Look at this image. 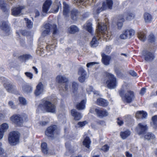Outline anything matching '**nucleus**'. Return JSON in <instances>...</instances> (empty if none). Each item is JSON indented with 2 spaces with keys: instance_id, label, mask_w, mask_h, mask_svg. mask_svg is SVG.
<instances>
[{
  "instance_id": "25",
  "label": "nucleus",
  "mask_w": 157,
  "mask_h": 157,
  "mask_svg": "<svg viewBox=\"0 0 157 157\" xmlns=\"http://www.w3.org/2000/svg\"><path fill=\"white\" fill-rule=\"evenodd\" d=\"M4 86L9 92L12 93L14 90L15 86L12 84L5 83H4Z\"/></svg>"
},
{
  "instance_id": "60",
  "label": "nucleus",
  "mask_w": 157,
  "mask_h": 157,
  "mask_svg": "<svg viewBox=\"0 0 157 157\" xmlns=\"http://www.w3.org/2000/svg\"><path fill=\"white\" fill-rule=\"evenodd\" d=\"M2 145V144L1 142H0V155H2L4 152L3 149L1 147Z\"/></svg>"
},
{
  "instance_id": "58",
  "label": "nucleus",
  "mask_w": 157,
  "mask_h": 157,
  "mask_svg": "<svg viewBox=\"0 0 157 157\" xmlns=\"http://www.w3.org/2000/svg\"><path fill=\"white\" fill-rule=\"evenodd\" d=\"M117 123L118 125L120 126L122 125L124 123L123 121L119 118H117Z\"/></svg>"
},
{
  "instance_id": "35",
  "label": "nucleus",
  "mask_w": 157,
  "mask_h": 157,
  "mask_svg": "<svg viewBox=\"0 0 157 157\" xmlns=\"http://www.w3.org/2000/svg\"><path fill=\"white\" fill-rule=\"evenodd\" d=\"M130 134V131L128 130H127L124 132H121L120 135L123 139H124L128 136Z\"/></svg>"
},
{
  "instance_id": "3",
  "label": "nucleus",
  "mask_w": 157,
  "mask_h": 157,
  "mask_svg": "<svg viewBox=\"0 0 157 157\" xmlns=\"http://www.w3.org/2000/svg\"><path fill=\"white\" fill-rule=\"evenodd\" d=\"M39 109L48 112L55 113L56 107L52 102L45 99L43 100L38 106Z\"/></svg>"
},
{
  "instance_id": "64",
  "label": "nucleus",
  "mask_w": 157,
  "mask_h": 157,
  "mask_svg": "<svg viewBox=\"0 0 157 157\" xmlns=\"http://www.w3.org/2000/svg\"><path fill=\"white\" fill-rule=\"evenodd\" d=\"M98 123L100 125H104L105 124V122L103 121H100L98 122Z\"/></svg>"
},
{
  "instance_id": "55",
  "label": "nucleus",
  "mask_w": 157,
  "mask_h": 157,
  "mask_svg": "<svg viewBox=\"0 0 157 157\" xmlns=\"http://www.w3.org/2000/svg\"><path fill=\"white\" fill-rule=\"evenodd\" d=\"M58 118L61 121L62 120H63V121H65L66 120V117L65 115H63L61 114L59 115Z\"/></svg>"
},
{
  "instance_id": "56",
  "label": "nucleus",
  "mask_w": 157,
  "mask_h": 157,
  "mask_svg": "<svg viewBox=\"0 0 157 157\" xmlns=\"http://www.w3.org/2000/svg\"><path fill=\"white\" fill-rule=\"evenodd\" d=\"M96 63L94 62H90L86 64V67L88 68H91Z\"/></svg>"
},
{
  "instance_id": "54",
  "label": "nucleus",
  "mask_w": 157,
  "mask_h": 157,
  "mask_svg": "<svg viewBox=\"0 0 157 157\" xmlns=\"http://www.w3.org/2000/svg\"><path fill=\"white\" fill-rule=\"evenodd\" d=\"M86 123L87 122L86 121L79 122L78 123V124L79 125V127H82L84 126Z\"/></svg>"
},
{
  "instance_id": "33",
  "label": "nucleus",
  "mask_w": 157,
  "mask_h": 157,
  "mask_svg": "<svg viewBox=\"0 0 157 157\" xmlns=\"http://www.w3.org/2000/svg\"><path fill=\"white\" fill-rule=\"evenodd\" d=\"M33 58L32 56L30 54H24L19 57V59H22V61H26Z\"/></svg>"
},
{
  "instance_id": "16",
  "label": "nucleus",
  "mask_w": 157,
  "mask_h": 157,
  "mask_svg": "<svg viewBox=\"0 0 157 157\" xmlns=\"http://www.w3.org/2000/svg\"><path fill=\"white\" fill-rule=\"evenodd\" d=\"M43 90L44 86L41 82H40L36 86L35 94L36 96H39L43 93Z\"/></svg>"
},
{
  "instance_id": "17",
  "label": "nucleus",
  "mask_w": 157,
  "mask_h": 157,
  "mask_svg": "<svg viewBox=\"0 0 157 157\" xmlns=\"http://www.w3.org/2000/svg\"><path fill=\"white\" fill-rule=\"evenodd\" d=\"M0 29L6 33H8L10 30L9 26L6 22H2L0 24Z\"/></svg>"
},
{
  "instance_id": "1",
  "label": "nucleus",
  "mask_w": 157,
  "mask_h": 157,
  "mask_svg": "<svg viewBox=\"0 0 157 157\" xmlns=\"http://www.w3.org/2000/svg\"><path fill=\"white\" fill-rule=\"evenodd\" d=\"M98 30L97 35L93 37L90 42V45L92 47H95L98 46V40L101 37L107 39V38L109 37L110 36V33L107 31L106 25L103 23H98Z\"/></svg>"
},
{
  "instance_id": "5",
  "label": "nucleus",
  "mask_w": 157,
  "mask_h": 157,
  "mask_svg": "<svg viewBox=\"0 0 157 157\" xmlns=\"http://www.w3.org/2000/svg\"><path fill=\"white\" fill-rule=\"evenodd\" d=\"M44 28L45 29L42 33V35L44 36L48 34L51 30H53V36H54L56 35L58 32L56 25L53 24L51 25L49 23H47L44 25Z\"/></svg>"
},
{
  "instance_id": "47",
  "label": "nucleus",
  "mask_w": 157,
  "mask_h": 157,
  "mask_svg": "<svg viewBox=\"0 0 157 157\" xmlns=\"http://www.w3.org/2000/svg\"><path fill=\"white\" fill-rule=\"evenodd\" d=\"M24 19L25 21L27 27L29 28H31L33 26V22L27 18H25Z\"/></svg>"
},
{
  "instance_id": "45",
  "label": "nucleus",
  "mask_w": 157,
  "mask_h": 157,
  "mask_svg": "<svg viewBox=\"0 0 157 157\" xmlns=\"http://www.w3.org/2000/svg\"><path fill=\"white\" fill-rule=\"evenodd\" d=\"M138 37L142 41H144L146 38L145 34L143 33L140 32L138 33Z\"/></svg>"
},
{
  "instance_id": "57",
  "label": "nucleus",
  "mask_w": 157,
  "mask_h": 157,
  "mask_svg": "<svg viewBox=\"0 0 157 157\" xmlns=\"http://www.w3.org/2000/svg\"><path fill=\"white\" fill-rule=\"evenodd\" d=\"M93 87L91 86H89L86 88L87 92L89 94H90V92L93 91Z\"/></svg>"
},
{
  "instance_id": "43",
  "label": "nucleus",
  "mask_w": 157,
  "mask_h": 157,
  "mask_svg": "<svg viewBox=\"0 0 157 157\" xmlns=\"http://www.w3.org/2000/svg\"><path fill=\"white\" fill-rule=\"evenodd\" d=\"M78 84L75 82H73L72 84V90L73 93H75L78 90Z\"/></svg>"
},
{
  "instance_id": "49",
  "label": "nucleus",
  "mask_w": 157,
  "mask_h": 157,
  "mask_svg": "<svg viewBox=\"0 0 157 157\" xmlns=\"http://www.w3.org/2000/svg\"><path fill=\"white\" fill-rule=\"evenodd\" d=\"M128 31H126V30L124 31L122 33L120 37L122 39H125L128 38V35L127 34Z\"/></svg>"
},
{
  "instance_id": "22",
  "label": "nucleus",
  "mask_w": 157,
  "mask_h": 157,
  "mask_svg": "<svg viewBox=\"0 0 157 157\" xmlns=\"http://www.w3.org/2000/svg\"><path fill=\"white\" fill-rule=\"evenodd\" d=\"M69 85L67 82H63L60 84L59 86V90L60 91H67Z\"/></svg>"
},
{
  "instance_id": "8",
  "label": "nucleus",
  "mask_w": 157,
  "mask_h": 157,
  "mask_svg": "<svg viewBox=\"0 0 157 157\" xmlns=\"http://www.w3.org/2000/svg\"><path fill=\"white\" fill-rule=\"evenodd\" d=\"M19 134L17 132H10L8 138L9 143L12 145H14L18 143L19 140Z\"/></svg>"
},
{
  "instance_id": "31",
  "label": "nucleus",
  "mask_w": 157,
  "mask_h": 157,
  "mask_svg": "<svg viewBox=\"0 0 157 157\" xmlns=\"http://www.w3.org/2000/svg\"><path fill=\"white\" fill-rule=\"evenodd\" d=\"M124 21V16H121L118 17V21L117 22V25L118 29H121L123 25V22Z\"/></svg>"
},
{
  "instance_id": "40",
  "label": "nucleus",
  "mask_w": 157,
  "mask_h": 157,
  "mask_svg": "<svg viewBox=\"0 0 157 157\" xmlns=\"http://www.w3.org/2000/svg\"><path fill=\"white\" fill-rule=\"evenodd\" d=\"M84 28L86 29L90 33H91L92 31V24L88 22L86 24L84 25Z\"/></svg>"
},
{
  "instance_id": "46",
  "label": "nucleus",
  "mask_w": 157,
  "mask_h": 157,
  "mask_svg": "<svg viewBox=\"0 0 157 157\" xmlns=\"http://www.w3.org/2000/svg\"><path fill=\"white\" fill-rule=\"evenodd\" d=\"M0 9L4 12L7 11V9L6 8V3L3 1H0Z\"/></svg>"
},
{
  "instance_id": "24",
  "label": "nucleus",
  "mask_w": 157,
  "mask_h": 157,
  "mask_svg": "<svg viewBox=\"0 0 157 157\" xmlns=\"http://www.w3.org/2000/svg\"><path fill=\"white\" fill-rule=\"evenodd\" d=\"M22 90L25 93H29L32 91V88L27 84H23L22 86Z\"/></svg>"
},
{
  "instance_id": "10",
  "label": "nucleus",
  "mask_w": 157,
  "mask_h": 157,
  "mask_svg": "<svg viewBox=\"0 0 157 157\" xmlns=\"http://www.w3.org/2000/svg\"><path fill=\"white\" fill-rule=\"evenodd\" d=\"M11 121L17 126H21L23 122L22 118L19 115H14L10 118Z\"/></svg>"
},
{
  "instance_id": "28",
  "label": "nucleus",
  "mask_w": 157,
  "mask_h": 157,
  "mask_svg": "<svg viewBox=\"0 0 157 157\" xmlns=\"http://www.w3.org/2000/svg\"><path fill=\"white\" fill-rule=\"evenodd\" d=\"M124 119L126 124L128 125L132 124L133 122V120L130 115L125 116L124 117Z\"/></svg>"
},
{
  "instance_id": "37",
  "label": "nucleus",
  "mask_w": 157,
  "mask_h": 157,
  "mask_svg": "<svg viewBox=\"0 0 157 157\" xmlns=\"http://www.w3.org/2000/svg\"><path fill=\"white\" fill-rule=\"evenodd\" d=\"M9 127V125L7 123H4L2 124L0 126V131L4 132L8 129Z\"/></svg>"
},
{
  "instance_id": "14",
  "label": "nucleus",
  "mask_w": 157,
  "mask_h": 157,
  "mask_svg": "<svg viewBox=\"0 0 157 157\" xmlns=\"http://www.w3.org/2000/svg\"><path fill=\"white\" fill-rule=\"evenodd\" d=\"M95 112L98 116L101 118H102L107 116L109 114L106 110L104 109H101L99 108L95 109Z\"/></svg>"
},
{
  "instance_id": "63",
  "label": "nucleus",
  "mask_w": 157,
  "mask_h": 157,
  "mask_svg": "<svg viewBox=\"0 0 157 157\" xmlns=\"http://www.w3.org/2000/svg\"><path fill=\"white\" fill-rule=\"evenodd\" d=\"M48 122L45 121H41L40 122V124L42 126H45L46 125Z\"/></svg>"
},
{
  "instance_id": "21",
  "label": "nucleus",
  "mask_w": 157,
  "mask_h": 157,
  "mask_svg": "<svg viewBox=\"0 0 157 157\" xmlns=\"http://www.w3.org/2000/svg\"><path fill=\"white\" fill-rule=\"evenodd\" d=\"M71 115L74 117V119L75 120H79L82 118L81 114L77 112L75 109H72L71 111Z\"/></svg>"
},
{
  "instance_id": "15",
  "label": "nucleus",
  "mask_w": 157,
  "mask_h": 157,
  "mask_svg": "<svg viewBox=\"0 0 157 157\" xmlns=\"http://www.w3.org/2000/svg\"><path fill=\"white\" fill-rule=\"evenodd\" d=\"M24 6H20L18 7H13L12 9V14L14 16H18L21 12V10L24 9Z\"/></svg>"
},
{
  "instance_id": "50",
  "label": "nucleus",
  "mask_w": 157,
  "mask_h": 157,
  "mask_svg": "<svg viewBox=\"0 0 157 157\" xmlns=\"http://www.w3.org/2000/svg\"><path fill=\"white\" fill-rule=\"evenodd\" d=\"M8 105L11 109H16L17 107V106L12 101H10L9 102Z\"/></svg>"
},
{
  "instance_id": "62",
  "label": "nucleus",
  "mask_w": 157,
  "mask_h": 157,
  "mask_svg": "<svg viewBox=\"0 0 157 157\" xmlns=\"http://www.w3.org/2000/svg\"><path fill=\"white\" fill-rule=\"evenodd\" d=\"M146 92V89L144 88H142L140 91V94L143 95L145 92Z\"/></svg>"
},
{
  "instance_id": "4",
  "label": "nucleus",
  "mask_w": 157,
  "mask_h": 157,
  "mask_svg": "<svg viewBox=\"0 0 157 157\" xmlns=\"http://www.w3.org/2000/svg\"><path fill=\"white\" fill-rule=\"evenodd\" d=\"M120 94L121 97L123 96L122 99L124 103H130L135 98L133 92L130 90H121L120 92Z\"/></svg>"
},
{
  "instance_id": "53",
  "label": "nucleus",
  "mask_w": 157,
  "mask_h": 157,
  "mask_svg": "<svg viewBox=\"0 0 157 157\" xmlns=\"http://www.w3.org/2000/svg\"><path fill=\"white\" fill-rule=\"evenodd\" d=\"M109 146H108L107 145H105L102 147L101 149L104 151H107L109 150Z\"/></svg>"
},
{
  "instance_id": "36",
  "label": "nucleus",
  "mask_w": 157,
  "mask_h": 157,
  "mask_svg": "<svg viewBox=\"0 0 157 157\" xmlns=\"http://www.w3.org/2000/svg\"><path fill=\"white\" fill-rule=\"evenodd\" d=\"M86 101L82 100L80 103L77 105V109L78 110H82L84 109Z\"/></svg>"
},
{
  "instance_id": "32",
  "label": "nucleus",
  "mask_w": 157,
  "mask_h": 157,
  "mask_svg": "<svg viewBox=\"0 0 157 157\" xmlns=\"http://www.w3.org/2000/svg\"><path fill=\"white\" fill-rule=\"evenodd\" d=\"M122 16H124V18L125 17L127 20H130L134 17L135 15L132 13L129 12L124 13V15Z\"/></svg>"
},
{
  "instance_id": "38",
  "label": "nucleus",
  "mask_w": 157,
  "mask_h": 157,
  "mask_svg": "<svg viewBox=\"0 0 157 157\" xmlns=\"http://www.w3.org/2000/svg\"><path fill=\"white\" fill-rule=\"evenodd\" d=\"M56 46V45L53 43L51 44L50 45H48L46 47L47 50L48 52H50L52 53H53Z\"/></svg>"
},
{
  "instance_id": "52",
  "label": "nucleus",
  "mask_w": 157,
  "mask_h": 157,
  "mask_svg": "<svg viewBox=\"0 0 157 157\" xmlns=\"http://www.w3.org/2000/svg\"><path fill=\"white\" fill-rule=\"evenodd\" d=\"M149 41L150 42L152 43L154 41L155 38L154 36L152 34H150L149 36Z\"/></svg>"
},
{
  "instance_id": "11",
  "label": "nucleus",
  "mask_w": 157,
  "mask_h": 157,
  "mask_svg": "<svg viewBox=\"0 0 157 157\" xmlns=\"http://www.w3.org/2000/svg\"><path fill=\"white\" fill-rule=\"evenodd\" d=\"M142 54L145 56V60L147 62H150L154 58V56L153 53L148 51L144 50Z\"/></svg>"
},
{
  "instance_id": "51",
  "label": "nucleus",
  "mask_w": 157,
  "mask_h": 157,
  "mask_svg": "<svg viewBox=\"0 0 157 157\" xmlns=\"http://www.w3.org/2000/svg\"><path fill=\"white\" fill-rule=\"evenodd\" d=\"M25 74L28 78L30 79H32L33 78V74L31 72H27L25 73Z\"/></svg>"
},
{
  "instance_id": "26",
  "label": "nucleus",
  "mask_w": 157,
  "mask_h": 157,
  "mask_svg": "<svg viewBox=\"0 0 157 157\" xmlns=\"http://www.w3.org/2000/svg\"><path fill=\"white\" fill-rule=\"evenodd\" d=\"M97 103L99 105L104 107L107 106L108 104V102L106 100L102 98L98 99Z\"/></svg>"
},
{
  "instance_id": "9",
  "label": "nucleus",
  "mask_w": 157,
  "mask_h": 157,
  "mask_svg": "<svg viewBox=\"0 0 157 157\" xmlns=\"http://www.w3.org/2000/svg\"><path fill=\"white\" fill-rule=\"evenodd\" d=\"M78 74L80 76L78 78L79 81L81 82H84L87 75L86 71L83 68L80 67L78 69Z\"/></svg>"
},
{
  "instance_id": "41",
  "label": "nucleus",
  "mask_w": 157,
  "mask_h": 157,
  "mask_svg": "<svg viewBox=\"0 0 157 157\" xmlns=\"http://www.w3.org/2000/svg\"><path fill=\"white\" fill-rule=\"evenodd\" d=\"M18 100L19 104L21 105L25 106L27 104V102L26 99L23 97H19L18 98Z\"/></svg>"
},
{
  "instance_id": "23",
  "label": "nucleus",
  "mask_w": 157,
  "mask_h": 157,
  "mask_svg": "<svg viewBox=\"0 0 157 157\" xmlns=\"http://www.w3.org/2000/svg\"><path fill=\"white\" fill-rule=\"evenodd\" d=\"M69 85L67 82H63L60 84L59 86V90L60 91H67Z\"/></svg>"
},
{
  "instance_id": "18",
  "label": "nucleus",
  "mask_w": 157,
  "mask_h": 157,
  "mask_svg": "<svg viewBox=\"0 0 157 157\" xmlns=\"http://www.w3.org/2000/svg\"><path fill=\"white\" fill-rule=\"evenodd\" d=\"M143 18L145 22L147 23H151L152 19L151 15L147 12H145L144 13Z\"/></svg>"
},
{
  "instance_id": "48",
  "label": "nucleus",
  "mask_w": 157,
  "mask_h": 157,
  "mask_svg": "<svg viewBox=\"0 0 157 157\" xmlns=\"http://www.w3.org/2000/svg\"><path fill=\"white\" fill-rule=\"evenodd\" d=\"M126 31H128L127 36L128 38H130L132 36H133L135 34V31L134 30L131 29L130 30H127Z\"/></svg>"
},
{
  "instance_id": "44",
  "label": "nucleus",
  "mask_w": 157,
  "mask_h": 157,
  "mask_svg": "<svg viewBox=\"0 0 157 157\" xmlns=\"http://www.w3.org/2000/svg\"><path fill=\"white\" fill-rule=\"evenodd\" d=\"M153 127L155 128H157V115H155L152 118Z\"/></svg>"
},
{
  "instance_id": "27",
  "label": "nucleus",
  "mask_w": 157,
  "mask_h": 157,
  "mask_svg": "<svg viewBox=\"0 0 157 157\" xmlns=\"http://www.w3.org/2000/svg\"><path fill=\"white\" fill-rule=\"evenodd\" d=\"M147 115V113L143 111H138L136 114V117L139 119L145 118Z\"/></svg>"
},
{
  "instance_id": "42",
  "label": "nucleus",
  "mask_w": 157,
  "mask_h": 157,
  "mask_svg": "<svg viewBox=\"0 0 157 157\" xmlns=\"http://www.w3.org/2000/svg\"><path fill=\"white\" fill-rule=\"evenodd\" d=\"M41 147L43 152L45 154H47L48 150L47 144L46 143H42L41 144Z\"/></svg>"
},
{
  "instance_id": "39",
  "label": "nucleus",
  "mask_w": 157,
  "mask_h": 157,
  "mask_svg": "<svg viewBox=\"0 0 157 157\" xmlns=\"http://www.w3.org/2000/svg\"><path fill=\"white\" fill-rule=\"evenodd\" d=\"M90 142L91 141L89 138L88 137H86L83 141V145L87 148H89L90 147L89 145Z\"/></svg>"
},
{
  "instance_id": "30",
  "label": "nucleus",
  "mask_w": 157,
  "mask_h": 157,
  "mask_svg": "<svg viewBox=\"0 0 157 157\" xmlns=\"http://www.w3.org/2000/svg\"><path fill=\"white\" fill-rule=\"evenodd\" d=\"M56 79L59 84L63 82H67L68 81L67 78L61 75L57 76Z\"/></svg>"
},
{
  "instance_id": "13",
  "label": "nucleus",
  "mask_w": 157,
  "mask_h": 157,
  "mask_svg": "<svg viewBox=\"0 0 157 157\" xmlns=\"http://www.w3.org/2000/svg\"><path fill=\"white\" fill-rule=\"evenodd\" d=\"M52 3L51 0H46L44 3L42 7V11L46 14L49 10Z\"/></svg>"
},
{
  "instance_id": "2",
  "label": "nucleus",
  "mask_w": 157,
  "mask_h": 157,
  "mask_svg": "<svg viewBox=\"0 0 157 157\" xmlns=\"http://www.w3.org/2000/svg\"><path fill=\"white\" fill-rule=\"evenodd\" d=\"M136 129L139 135H144L145 139L147 140H153L155 138V136L152 133H145L147 129V127L145 124L139 123L136 127Z\"/></svg>"
},
{
  "instance_id": "20",
  "label": "nucleus",
  "mask_w": 157,
  "mask_h": 157,
  "mask_svg": "<svg viewBox=\"0 0 157 157\" xmlns=\"http://www.w3.org/2000/svg\"><path fill=\"white\" fill-rule=\"evenodd\" d=\"M79 14V12L77 9H73L71 11V18L74 20H76Z\"/></svg>"
},
{
  "instance_id": "29",
  "label": "nucleus",
  "mask_w": 157,
  "mask_h": 157,
  "mask_svg": "<svg viewBox=\"0 0 157 157\" xmlns=\"http://www.w3.org/2000/svg\"><path fill=\"white\" fill-rule=\"evenodd\" d=\"M63 15L65 17L68 16L70 10V7L65 2L63 3Z\"/></svg>"
},
{
  "instance_id": "19",
  "label": "nucleus",
  "mask_w": 157,
  "mask_h": 157,
  "mask_svg": "<svg viewBox=\"0 0 157 157\" xmlns=\"http://www.w3.org/2000/svg\"><path fill=\"white\" fill-rule=\"evenodd\" d=\"M102 57V63L105 65H108L109 64V61L111 59L110 56H107L104 54L101 55Z\"/></svg>"
},
{
  "instance_id": "12",
  "label": "nucleus",
  "mask_w": 157,
  "mask_h": 157,
  "mask_svg": "<svg viewBox=\"0 0 157 157\" xmlns=\"http://www.w3.org/2000/svg\"><path fill=\"white\" fill-rule=\"evenodd\" d=\"M56 128V125H53L48 127L45 131V135L48 137H53L54 136V132Z\"/></svg>"
},
{
  "instance_id": "61",
  "label": "nucleus",
  "mask_w": 157,
  "mask_h": 157,
  "mask_svg": "<svg viewBox=\"0 0 157 157\" xmlns=\"http://www.w3.org/2000/svg\"><path fill=\"white\" fill-rule=\"evenodd\" d=\"M8 66L10 67L11 68L14 67L15 64L13 62H11L9 63Z\"/></svg>"
},
{
  "instance_id": "6",
  "label": "nucleus",
  "mask_w": 157,
  "mask_h": 157,
  "mask_svg": "<svg viewBox=\"0 0 157 157\" xmlns=\"http://www.w3.org/2000/svg\"><path fill=\"white\" fill-rule=\"evenodd\" d=\"M113 5V2L112 0H106L103 2L102 6L100 8H96V7L94 8V13H98L101 11L105 10L107 8L111 9L112 8Z\"/></svg>"
},
{
  "instance_id": "34",
  "label": "nucleus",
  "mask_w": 157,
  "mask_h": 157,
  "mask_svg": "<svg viewBox=\"0 0 157 157\" xmlns=\"http://www.w3.org/2000/svg\"><path fill=\"white\" fill-rule=\"evenodd\" d=\"M78 31L79 29L77 26L75 25L71 26L69 30V33L71 34H74Z\"/></svg>"
},
{
  "instance_id": "7",
  "label": "nucleus",
  "mask_w": 157,
  "mask_h": 157,
  "mask_svg": "<svg viewBox=\"0 0 157 157\" xmlns=\"http://www.w3.org/2000/svg\"><path fill=\"white\" fill-rule=\"evenodd\" d=\"M106 77L108 79L106 82L108 87L110 89H113L116 87L117 83L116 78L114 75L111 74L107 73L106 74Z\"/></svg>"
},
{
  "instance_id": "59",
  "label": "nucleus",
  "mask_w": 157,
  "mask_h": 157,
  "mask_svg": "<svg viewBox=\"0 0 157 157\" xmlns=\"http://www.w3.org/2000/svg\"><path fill=\"white\" fill-rule=\"evenodd\" d=\"M129 74L132 76L134 77L137 76V74L133 71H130L129 72Z\"/></svg>"
}]
</instances>
